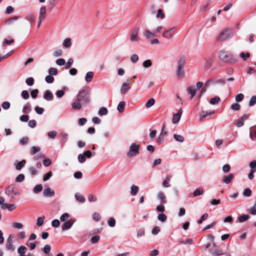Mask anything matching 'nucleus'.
<instances>
[{
  "label": "nucleus",
  "mask_w": 256,
  "mask_h": 256,
  "mask_svg": "<svg viewBox=\"0 0 256 256\" xmlns=\"http://www.w3.org/2000/svg\"><path fill=\"white\" fill-rule=\"evenodd\" d=\"M44 98L46 100L50 101L52 100L53 94L50 90H46L45 92Z\"/></svg>",
  "instance_id": "nucleus-22"
},
{
  "label": "nucleus",
  "mask_w": 256,
  "mask_h": 256,
  "mask_svg": "<svg viewBox=\"0 0 256 256\" xmlns=\"http://www.w3.org/2000/svg\"><path fill=\"white\" fill-rule=\"evenodd\" d=\"M210 254L213 256H221L224 254L222 250L220 248H214V249L210 248Z\"/></svg>",
  "instance_id": "nucleus-17"
},
{
  "label": "nucleus",
  "mask_w": 256,
  "mask_h": 256,
  "mask_svg": "<svg viewBox=\"0 0 256 256\" xmlns=\"http://www.w3.org/2000/svg\"><path fill=\"white\" fill-rule=\"evenodd\" d=\"M176 30V28H172L165 30L163 34V36L166 38H170L173 36L174 32Z\"/></svg>",
  "instance_id": "nucleus-12"
},
{
  "label": "nucleus",
  "mask_w": 256,
  "mask_h": 256,
  "mask_svg": "<svg viewBox=\"0 0 256 256\" xmlns=\"http://www.w3.org/2000/svg\"><path fill=\"white\" fill-rule=\"evenodd\" d=\"M95 152H92L90 150L86 151L84 153V154H80L78 155V160L79 162L81 164L84 163L86 160V158H90L92 156L95 155Z\"/></svg>",
  "instance_id": "nucleus-7"
},
{
  "label": "nucleus",
  "mask_w": 256,
  "mask_h": 256,
  "mask_svg": "<svg viewBox=\"0 0 256 256\" xmlns=\"http://www.w3.org/2000/svg\"><path fill=\"white\" fill-rule=\"evenodd\" d=\"M12 235L10 234L6 240V248L8 250H10V251H14V248L12 244Z\"/></svg>",
  "instance_id": "nucleus-11"
},
{
  "label": "nucleus",
  "mask_w": 256,
  "mask_h": 256,
  "mask_svg": "<svg viewBox=\"0 0 256 256\" xmlns=\"http://www.w3.org/2000/svg\"><path fill=\"white\" fill-rule=\"evenodd\" d=\"M74 222L75 220L73 218H71L65 222L62 226V230H69L72 227Z\"/></svg>",
  "instance_id": "nucleus-10"
},
{
  "label": "nucleus",
  "mask_w": 256,
  "mask_h": 256,
  "mask_svg": "<svg viewBox=\"0 0 256 256\" xmlns=\"http://www.w3.org/2000/svg\"><path fill=\"white\" fill-rule=\"evenodd\" d=\"M24 180V174H18L16 178V182H22Z\"/></svg>",
  "instance_id": "nucleus-47"
},
{
  "label": "nucleus",
  "mask_w": 256,
  "mask_h": 256,
  "mask_svg": "<svg viewBox=\"0 0 256 256\" xmlns=\"http://www.w3.org/2000/svg\"><path fill=\"white\" fill-rule=\"evenodd\" d=\"M172 178L171 176H167L166 178V180H164L162 182V186L165 188H168L170 186V184H169V182Z\"/></svg>",
  "instance_id": "nucleus-32"
},
{
  "label": "nucleus",
  "mask_w": 256,
  "mask_h": 256,
  "mask_svg": "<svg viewBox=\"0 0 256 256\" xmlns=\"http://www.w3.org/2000/svg\"><path fill=\"white\" fill-rule=\"evenodd\" d=\"M187 92L191 95V98H192L196 94V90L194 87H189L187 89Z\"/></svg>",
  "instance_id": "nucleus-25"
},
{
  "label": "nucleus",
  "mask_w": 256,
  "mask_h": 256,
  "mask_svg": "<svg viewBox=\"0 0 256 256\" xmlns=\"http://www.w3.org/2000/svg\"><path fill=\"white\" fill-rule=\"evenodd\" d=\"M186 62L185 58L180 57L178 61V66L176 70V76L178 78H183L184 75V66Z\"/></svg>",
  "instance_id": "nucleus-3"
},
{
  "label": "nucleus",
  "mask_w": 256,
  "mask_h": 256,
  "mask_svg": "<svg viewBox=\"0 0 256 256\" xmlns=\"http://www.w3.org/2000/svg\"><path fill=\"white\" fill-rule=\"evenodd\" d=\"M25 19L31 24L34 22L36 20L35 16L32 12L27 14L25 16Z\"/></svg>",
  "instance_id": "nucleus-21"
},
{
  "label": "nucleus",
  "mask_w": 256,
  "mask_h": 256,
  "mask_svg": "<svg viewBox=\"0 0 256 256\" xmlns=\"http://www.w3.org/2000/svg\"><path fill=\"white\" fill-rule=\"evenodd\" d=\"M244 96L242 94H239L236 96L235 100L236 102H240L243 100Z\"/></svg>",
  "instance_id": "nucleus-57"
},
{
  "label": "nucleus",
  "mask_w": 256,
  "mask_h": 256,
  "mask_svg": "<svg viewBox=\"0 0 256 256\" xmlns=\"http://www.w3.org/2000/svg\"><path fill=\"white\" fill-rule=\"evenodd\" d=\"M26 82L27 85L32 86L34 84V79L32 77H30L26 80Z\"/></svg>",
  "instance_id": "nucleus-59"
},
{
  "label": "nucleus",
  "mask_w": 256,
  "mask_h": 256,
  "mask_svg": "<svg viewBox=\"0 0 256 256\" xmlns=\"http://www.w3.org/2000/svg\"><path fill=\"white\" fill-rule=\"evenodd\" d=\"M182 114V110L181 108H180L178 110V112L174 114L172 118V122L174 124H176L178 122L180 121V118Z\"/></svg>",
  "instance_id": "nucleus-14"
},
{
  "label": "nucleus",
  "mask_w": 256,
  "mask_h": 256,
  "mask_svg": "<svg viewBox=\"0 0 256 256\" xmlns=\"http://www.w3.org/2000/svg\"><path fill=\"white\" fill-rule=\"evenodd\" d=\"M139 146L135 143L132 144L128 152L127 153V156L128 158H132L138 153Z\"/></svg>",
  "instance_id": "nucleus-6"
},
{
  "label": "nucleus",
  "mask_w": 256,
  "mask_h": 256,
  "mask_svg": "<svg viewBox=\"0 0 256 256\" xmlns=\"http://www.w3.org/2000/svg\"><path fill=\"white\" fill-rule=\"evenodd\" d=\"M240 56L245 61L250 56V54L249 52H242L240 54Z\"/></svg>",
  "instance_id": "nucleus-55"
},
{
  "label": "nucleus",
  "mask_w": 256,
  "mask_h": 256,
  "mask_svg": "<svg viewBox=\"0 0 256 256\" xmlns=\"http://www.w3.org/2000/svg\"><path fill=\"white\" fill-rule=\"evenodd\" d=\"M94 74L92 72H88L86 74V76H85V80L87 82H90L94 77Z\"/></svg>",
  "instance_id": "nucleus-24"
},
{
  "label": "nucleus",
  "mask_w": 256,
  "mask_h": 256,
  "mask_svg": "<svg viewBox=\"0 0 256 256\" xmlns=\"http://www.w3.org/2000/svg\"><path fill=\"white\" fill-rule=\"evenodd\" d=\"M154 99L153 98H151L146 102V107L147 108H150L154 104Z\"/></svg>",
  "instance_id": "nucleus-40"
},
{
  "label": "nucleus",
  "mask_w": 256,
  "mask_h": 256,
  "mask_svg": "<svg viewBox=\"0 0 256 256\" xmlns=\"http://www.w3.org/2000/svg\"><path fill=\"white\" fill-rule=\"evenodd\" d=\"M250 117L249 114H244L242 116L240 117L235 122V124L238 128L242 127L244 126V122L247 120Z\"/></svg>",
  "instance_id": "nucleus-8"
},
{
  "label": "nucleus",
  "mask_w": 256,
  "mask_h": 256,
  "mask_svg": "<svg viewBox=\"0 0 256 256\" xmlns=\"http://www.w3.org/2000/svg\"><path fill=\"white\" fill-rule=\"evenodd\" d=\"M218 57L222 62L229 64H235L238 60V58L232 53L224 50L218 52Z\"/></svg>",
  "instance_id": "nucleus-1"
},
{
  "label": "nucleus",
  "mask_w": 256,
  "mask_h": 256,
  "mask_svg": "<svg viewBox=\"0 0 256 256\" xmlns=\"http://www.w3.org/2000/svg\"><path fill=\"white\" fill-rule=\"evenodd\" d=\"M23 227V224L20 222H14L12 224V228L15 229H20Z\"/></svg>",
  "instance_id": "nucleus-58"
},
{
  "label": "nucleus",
  "mask_w": 256,
  "mask_h": 256,
  "mask_svg": "<svg viewBox=\"0 0 256 256\" xmlns=\"http://www.w3.org/2000/svg\"><path fill=\"white\" fill-rule=\"evenodd\" d=\"M76 98L83 103H89L90 102V89L89 88H84L80 90Z\"/></svg>",
  "instance_id": "nucleus-2"
},
{
  "label": "nucleus",
  "mask_w": 256,
  "mask_h": 256,
  "mask_svg": "<svg viewBox=\"0 0 256 256\" xmlns=\"http://www.w3.org/2000/svg\"><path fill=\"white\" fill-rule=\"evenodd\" d=\"M26 164V160H24L21 162H18L17 164L15 163L16 168L17 170H20Z\"/></svg>",
  "instance_id": "nucleus-27"
},
{
  "label": "nucleus",
  "mask_w": 256,
  "mask_h": 256,
  "mask_svg": "<svg viewBox=\"0 0 256 256\" xmlns=\"http://www.w3.org/2000/svg\"><path fill=\"white\" fill-rule=\"evenodd\" d=\"M22 96L24 100H27L29 98L30 95L28 92L26 90H24L22 92Z\"/></svg>",
  "instance_id": "nucleus-56"
},
{
  "label": "nucleus",
  "mask_w": 256,
  "mask_h": 256,
  "mask_svg": "<svg viewBox=\"0 0 256 256\" xmlns=\"http://www.w3.org/2000/svg\"><path fill=\"white\" fill-rule=\"evenodd\" d=\"M252 191L249 188H246L243 192V195L246 197H250Z\"/></svg>",
  "instance_id": "nucleus-52"
},
{
  "label": "nucleus",
  "mask_w": 256,
  "mask_h": 256,
  "mask_svg": "<svg viewBox=\"0 0 256 256\" xmlns=\"http://www.w3.org/2000/svg\"><path fill=\"white\" fill-rule=\"evenodd\" d=\"M45 80L48 84H52L54 81V78L52 76L49 74L46 77Z\"/></svg>",
  "instance_id": "nucleus-49"
},
{
  "label": "nucleus",
  "mask_w": 256,
  "mask_h": 256,
  "mask_svg": "<svg viewBox=\"0 0 256 256\" xmlns=\"http://www.w3.org/2000/svg\"><path fill=\"white\" fill-rule=\"evenodd\" d=\"M30 110H31V108H30V106L29 104H26L24 106L23 108H22V112L24 113H29Z\"/></svg>",
  "instance_id": "nucleus-46"
},
{
  "label": "nucleus",
  "mask_w": 256,
  "mask_h": 256,
  "mask_svg": "<svg viewBox=\"0 0 256 256\" xmlns=\"http://www.w3.org/2000/svg\"><path fill=\"white\" fill-rule=\"evenodd\" d=\"M72 45V40L70 38L64 39L62 42V46L64 48H69Z\"/></svg>",
  "instance_id": "nucleus-23"
},
{
  "label": "nucleus",
  "mask_w": 256,
  "mask_h": 256,
  "mask_svg": "<svg viewBox=\"0 0 256 256\" xmlns=\"http://www.w3.org/2000/svg\"><path fill=\"white\" fill-rule=\"evenodd\" d=\"M125 106V102H120L117 107L118 110L120 112L122 113L124 111Z\"/></svg>",
  "instance_id": "nucleus-30"
},
{
  "label": "nucleus",
  "mask_w": 256,
  "mask_h": 256,
  "mask_svg": "<svg viewBox=\"0 0 256 256\" xmlns=\"http://www.w3.org/2000/svg\"><path fill=\"white\" fill-rule=\"evenodd\" d=\"M164 16H165L164 14L163 13L162 10L160 8L158 9L156 14V18L163 19L164 18Z\"/></svg>",
  "instance_id": "nucleus-50"
},
{
  "label": "nucleus",
  "mask_w": 256,
  "mask_h": 256,
  "mask_svg": "<svg viewBox=\"0 0 256 256\" xmlns=\"http://www.w3.org/2000/svg\"><path fill=\"white\" fill-rule=\"evenodd\" d=\"M158 198L162 203H166V197L162 192H158Z\"/></svg>",
  "instance_id": "nucleus-29"
},
{
  "label": "nucleus",
  "mask_w": 256,
  "mask_h": 256,
  "mask_svg": "<svg viewBox=\"0 0 256 256\" xmlns=\"http://www.w3.org/2000/svg\"><path fill=\"white\" fill-rule=\"evenodd\" d=\"M44 218H45L44 216H40L36 220V224L38 226H41L43 224Z\"/></svg>",
  "instance_id": "nucleus-37"
},
{
  "label": "nucleus",
  "mask_w": 256,
  "mask_h": 256,
  "mask_svg": "<svg viewBox=\"0 0 256 256\" xmlns=\"http://www.w3.org/2000/svg\"><path fill=\"white\" fill-rule=\"evenodd\" d=\"M50 250H51L50 246L48 244H46L44 246L42 250H43V252L44 253H45L46 254H48V253H50Z\"/></svg>",
  "instance_id": "nucleus-61"
},
{
  "label": "nucleus",
  "mask_w": 256,
  "mask_h": 256,
  "mask_svg": "<svg viewBox=\"0 0 256 256\" xmlns=\"http://www.w3.org/2000/svg\"><path fill=\"white\" fill-rule=\"evenodd\" d=\"M214 114V110L202 111L200 113V118L202 120L208 116H211Z\"/></svg>",
  "instance_id": "nucleus-19"
},
{
  "label": "nucleus",
  "mask_w": 256,
  "mask_h": 256,
  "mask_svg": "<svg viewBox=\"0 0 256 256\" xmlns=\"http://www.w3.org/2000/svg\"><path fill=\"white\" fill-rule=\"evenodd\" d=\"M100 238V236H94L91 238L90 242L92 244H96L98 242Z\"/></svg>",
  "instance_id": "nucleus-54"
},
{
  "label": "nucleus",
  "mask_w": 256,
  "mask_h": 256,
  "mask_svg": "<svg viewBox=\"0 0 256 256\" xmlns=\"http://www.w3.org/2000/svg\"><path fill=\"white\" fill-rule=\"evenodd\" d=\"M10 104L8 102H3L2 104V108L6 110H8L10 108Z\"/></svg>",
  "instance_id": "nucleus-63"
},
{
  "label": "nucleus",
  "mask_w": 256,
  "mask_h": 256,
  "mask_svg": "<svg viewBox=\"0 0 256 256\" xmlns=\"http://www.w3.org/2000/svg\"><path fill=\"white\" fill-rule=\"evenodd\" d=\"M27 248L24 246H21L18 248L19 256H34L32 254L27 252Z\"/></svg>",
  "instance_id": "nucleus-9"
},
{
  "label": "nucleus",
  "mask_w": 256,
  "mask_h": 256,
  "mask_svg": "<svg viewBox=\"0 0 256 256\" xmlns=\"http://www.w3.org/2000/svg\"><path fill=\"white\" fill-rule=\"evenodd\" d=\"M18 18H19L18 16H13L12 18H10L8 19L6 21V24H12L14 21L16 20Z\"/></svg>",
  "instance_id": "nucleus-35"
},
{
  "label": "nucleus",
  "mask_w": 256,
  "mask_h": 256,
  "mask_svg": "<svg viewBox=\"0 0 256 256\" xmlns=\"http://www.w3.org/2000/svg\"><path fill=\"white\" fill-rule=\"evenodd\" d=\"M48 74L51 76H56L58 74V70L54 68H51L48 70Z\"/></svg>",
  "instance_id": "nucleus-48"
},
{
  "label": "nucleus",
  "mask_w": 256,
  "mask_h": 256,
  "mask_svg": "<svg viewBox=\"0 0 256 256\" xmlns=\"http://www.w3.org/2000/svg\"><path fill=\"white\" fill-rule=\"evenodd\" d=\"M167 218L166 216L164 213H160L158 216V220L162 222H164L166 221Z\"/></svg>",
  "instance_id": "nucleus-33"
},
{
  "label": "nucleus",
  "mask_w": 256,
  "mask_h": 256,
  "mask_svg": "<svg viewBox=\"0 0 256 256\" xmlns=\"http://www.w3.org/2000/svg\"><path fill=\"white\" fill-rule=\"evenodd\" d=\"M40 148L38 147L33 146L32 147L30 150V153L32 155L36 154V152H40Z\"/></svg>",
  "instance_id": "nucleus-51"
},
{
  "label": "nucleus",
  "mask_w": 256,
  "mask_h": 256,
  "mask_svg": "<svg viewBox=\"0 0 256 256\" xmlns=\"http://www.w3.org/2000/svg\"><path fill=\"white\" fill-rule=\"evenodd\" d=\"M69 218V214L68 213H64L60 217V220L62 222H65L67 220H68V219Z\"/></svg>",
  "instance_id": "nucleus-41"
},
{
  "label": "nucleus",
  "mask_w": 256,
  "mask_h": 256,
  "mask_svg": "<svg viewBox=\"0 0 256 256\" xmlns=\"http://www.w3.org/2000/svg\"><path fill=\"white\" fill-rule=\"evenodd\" d=\"M42 190V186L41 184L36 185L34 188V192L38 194Z\"/></svg>",
  "instance_id": "nucleus-39"
},
{
  "label": "nucleus",
  "mask_w": 256,
  "mask_h": 256,
  "mask_svg": "<svg viewBox=\"0 0 256 256\" xmlns=\"http://www.w3.org/2000/svg\"><path fill=\"white\" fill-rule=\"evenodd\" d=\"M240 106L236 103L234 104L231 106V108L236 111H238L240 110Z\"/></svg>",
  "instance_id": "nucleus-62"
},
{
  "label": "nucleus",
  "mask_w": 256,
  "mask_h": 256,
  "mask_svg": "<svg viewBox=\"0 0 256 256\" xmlns=\"http://www.w3.org/2000/svg\"><path fill=\"white\" fill-rule=\"evenodd\" d=\"M108 226L110 227H114L116 225V220L114 218H111L108 220Z\"/></svg>",
  "instance_id": "nucleus-60"
},
{
  "label": "nucleus",
  "mask_w": 256,
  "mask_h": 256,
  "mask_svg": "<svg viewBox=\"0 0 256 256\" xmlns=\"http://www.w3.org/2000/svg\"><path fill=\"white\" fill-rule=\"evenodd\" d=\"M256 104V96H253L251 97L249 102L248 106H252Z\"/></svg>",
  "instance_id": "nucleus-42"
},
{
  "label": "nucleus",
  "mask_w": 256,
  "mask_h": 256,
  "mask_svg": "<svg viewBox=\"0 0 256 256\" xmlns=\"http://www.w3.org/2000/svg\"><path fill=\"white\" fill-rule=\"evenodd\" d=\"M14 192V187L12 186H8L6 190V194L8 195Z\"/></svg>",
  "instance_id": "nucleus-53"
},
{
  "label": "nucleus",
  "mask_w": 256,
  "mask_h": 256,
  "mask_svg": "<svg viewBox=\"0 0 256 256\" xmlns=\"http://www.w3.org/2000/svg\"><path fill=\"white\" fill-rule=\"evenodd\" d=\"M26 246L29 247L32 250L35 249V248L36 247V242H30L29 241H27L26 243Z\"/></svg>",
  "instance_id": "nucleus-44"
},
{
  "label": "nucleus",
  "mask_w": 256,
  "mask_h": 256,
  "mask_svg": "<svg viewBox=\"0 0 256 256\" xmlns=\"http://www.w3.org/2000/svg\"><path fill=\"white\" fill-rule=\"evenodd\" d=\"M204 193V190L200 188H198L196 189L193 192V196H198L202 195Z\"/></svg>",
  "instance_id": "nucleus-38"
},
{
  "label": "nucleus",
  "mask_w": 256,
  "mask_h": 256,
  "mask_svg": "<svg viewBox=\"0 0 256 256\" xmlns=\"http://www.w3.org/2000/svg\"><path fill=\"white\" fill-rule=\"evenodd\" d=\"M234 178V174H229L228 175L224 176L222 180L225 184H228Z\"/></svg>",
  "instance_id": "nucleus-16"
},
{
  "label": "nucleus",
  "mask_w": 256,
  "mask_h": 256,
  "mask_svg": "<svg viewBox=\"0 0 256 256\" xmlns=\"http://www.w3.org/2000/svg\"><path fill=\"white\" fill-rule=\"evenodd\" d=\"M249 212L252 215H256V203L249 210Z\"/></svg>",
  "instance_id": "nucleus-64"
},
{
  "label": "nucleus",
  "mask_w": 256,
  "mask_h": 256,
  "mask_svg": "<svg viewBox=\"0 0 256 256\" xmlns=\"http://www.w3.org/2000/svg\"><path fill=\"white\" fill-rule=\"evenodd\" d=\"M129 83L128 81L123 83L120 90L122 94H125L130 90V87L129 86Z\"/></svg>",
  "instance_id": "nucleus-13"
},
{
  "label": "nucleus",
  "mask_w": 256,
  "mask_h": 256,
  "mask_svg": "<svg viewBox=\"0 0 256 256\" xmlns=\"http://www.w3.org/2000/svg\"><path fill=\"white\" fill-rule=\"evenodd\" d=\"M220 100V98L218 96H215L213 98H212L210 100V102L211 104H218Z\"/></svg>",
  "instance_id": "nucleus-43"
},
{
  "label": "nucleus",
  "mask_w": 256,
  "mask_h": 256,
  "mask_svg": "<svg viewBox=\"0 0 256 256\" xmlns=\"http://www.w3.org/2000/svg\"><path fill=\"white\" fill-rule=\"evenodd\" d=\"M54 192L50 188H45L43 192V194L46 197H51L54 195Z\"/></svg>",
  "instance_id": "nucleus-15"
},
{
  "label": "nucleus",
  "mask_w": 256,
  "mask_h": 256,
  "mask_svg": "<svg viewBox=\"0 0 256 256\" xmlns=\"http://www.w3.org/2000/svg\"><path fill=\"white\" fill-rule=\"evenodd\" d=\"M234 35V32L232 28H227L222 31L218 36V40L224 41L232 38Z\"/></svg>",
  "instance_id": "nucleus-4"
},
{
  "label": "nucleus",
  "mask_w": 256,
  "mask_h": 256,
  "mask_svg": "<svg viewBox=\"0 0 256 256\" xmlns=\"http://www.w3.org/2000/svg\"><path fill=\"white\" fill-rule=\"evenodd\" d=\"M138 187L135 185H132L130 188V194L132 196H136L138 191Z\"/></svg>",
  "instance_id": "nucleus-28"
},
{
  "label": "nucleus",
  "mask_w": 256,
  "mask_h": 256,
  "mask_svg": "<svg viewBox=\"0 0 256 256\" xmlns=\"http://www.w3.org/2000/svg\"><path fill=\"white\" fill-rule=\"evenodd\" d=\"M75 198L79 202H85V198L82 195L76 194L74 196Z\"/></svg>",
  "instance_id": "nucleus-45"
},
{
  "label": "nucleus",
  "mask_w": 256,
  "mask_h": 256,
  "mask_svg": "<svg viewBox=\"0 0 256 256\" xmlns=\"http://www.w3.org/2000/svg\"><path fill=\"white\" fill-rule=\"evenodd\" d=\"M174 138L176 141L180 142H182L184 140V136L180 134H174Z\"/></svg>",
  "instance_id": "nucleus-31"
},
{
  "label": "nucleus",
  "mask_w": 256,
  "mask_h": 256,
  "mask_svg": "<svg viewBox=\"0 0 256 256\" xmlns=\"http://www.w3.org/2000/svg\"><path fill=\"white\" fill-rule=\"evenodd\" d=\"M108 111L106 108L102 107L100 108L98 114L100 116H105L108 114Z\"/></svg>",
  "instance_id": "nucleus-34"
},
{
  "label": "nucleus",
  "mask_w": 256,
  "mask_h": 256,
  "mask_svg": "<svg viewBox=\"0 0 256 256\" xmlns=\"http://www.w3.org/2000/svg\"><path fill=\"white\" fill-rule=\"evenodd\" d=\"M144 36L147 38H150L154 36V32H152L148 30H144L143 32Z\"/></svg>",
  "instance_id": "nucleus-26"
},
{
  "label": "nucleus",
  "mask_w": 256,
  "mask_h": 256,
  "mask_svg": "<svg viewBox=\"0 0 256 256\" xmlns=\"http://www.w3.org/2000/svg\"><path fill=\"white\" fill-rule=\"evenodd\" d=\"M140 28L134 27L132 28L130 32V40L132 42H136L140 40L139 38Z\"/></svg>",
  "instance_id": "nucleus-5"
},
{
  "label": "nucleus",
  "mask_w": 256,
  "mask_h": 256,
  "mask_svg": "<svg viewBox=\"0 0 256 256\" xmlns=\"http://www.w3.org/2000/svg\"><path fill=\"white\" fill-rule=\"evenodd\" d=\"M46 8L45 6H42L40 8V14L38 16L39 20H44L46 18Z\"/></svg>",
  "instance_id": "nucleus-20"
},
{
  "label": "nucleus",
  "mask_w": 256,
  "mask_h": 256,
  "mask_svg": "<svg viewBox=\"0 0 256 256\" xmlns=\"http://www.w3.org/2000/svg\"><path fill=\"white\" fill-rule=\"evenodd\" d=\"M81 102L80 100H78V98H76L75 102L72 103V108L74 110H80L82 107V104H81Z\"/></svg>",
  "instance_id": "nucleus-18"
},
{
  "label": "nucleus",
  "mask_w": 256,
  "mask_h": 256,
  "mask_svg": "<svg viewBox=\"0 0 256 256\" xmlns=\"http://www.w3.org/2000/svg\"><path fill=\"white\" fill-rule=\"evenodd\" d=\"M249 218V215L248 214H243L239 217H238V220L239 222H243L246 221Z\"/></svg>",
  "instance_id": "nucleus-36"
}]
</instances>
